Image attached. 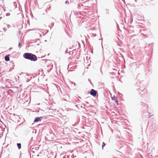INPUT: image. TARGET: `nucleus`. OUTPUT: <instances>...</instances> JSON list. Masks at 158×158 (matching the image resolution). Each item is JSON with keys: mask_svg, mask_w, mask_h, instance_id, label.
Segmentation results:
<instances>
[{"mask_svg": "<svg viewBox=\"0 0 158 158\" xmlns=\"http://www.w3.org/2000/svg\"><path fill=\"white\" fill-rule=\"evenodd\" d=\"M24 58L26 59L35 61L37 60L36 56L31 53H25L23 55Z\"/></svg>", "mask_w": 158, "mask_h": 158, "instance_id": "nucleus-1", "label": "nucleus"}, {"mask_svg": "<svg viewBox=\"0 0 158 158\" xmlns=\"http://www.w3.org/2000/svg\"><path fill=\"white\" fill-rule=\"evenodd\" d=\"M137 89L140 93H141V92H142L145 90V86L141 83L139 85V87Z\"/></svg>", "mask_w": 158, "mask_h": 158, "instance_id": "nucleus-2", "label": "nucleus"}, {"mask_svg": "<svg viewBox=\"0 0 158 158\" xmlns=\"http://www.w3.org/2000/svg\"><path fill=\"white\" fill-rule=\"evenodd\" d=\"M89 93L91 95L94 97L96 96L98 93L97 91L93 89H92Z\"/></svg>", "mask_w": 158, "mask_h": 158, "instance_id": "nucleus-3", "label": "nucleus"}, {"mask_svg": "<svg viewBox=\"0 0 158 158\" xmlns=\"http://www.w3.org/2000/svg\"><path fill=\"white\" fill-rule=\"evenodd\" d=\"M42 117H37L35 118V120H34V122H38L40 120H41V118H42Z\"/></svg>", "mask_w": 158, "mask_h": 158, "instance_id": "nucleus-4", "label": "nucleus"}, {"mask_svg": "<svg viewBox=\"0 0 158 158\" xmlns=\"http://www.w3.org/2000/svg\"><path fill=\"white\" fill-rule=\"evenodd\" d=\"M5 60L6 61H8L10 60V57L9 55H6L4 58Z\"/></svg>", "mask_w": 158, "mask_h": 158, "instance_id": "nucleus-5", "label": "nucleus"}, {"mask_svg": "<svg viewBox=\"0 0 158 158\" xmlns=\"http://www.w3.org/2000/svg\"><path fill=\"white\" fill-rule=\"evenodd\" d=\"M112 100H114L115 102L116 103L117 105L118 104V101L117 100V97H115L114 96L112 98Z\"/></svg>", "mask_w": 158, "mask_h": 158, "instance_id": "nucleus-6", "label": "nucleus"}, {"mask_svg": "<svg viewBox=\"0 0 158 158\" xmlns=\"http://www.w3.org/2000/svg\"><path fill=\"white\" fill-rule=\"evenodd\" d=\"M51 6L50 5H48V9L45 10V11L46 13H47L48 10H50V9L51 8Z\"/></svg>", "mask_w": 158, "mask_h": 158, "instance_id": "nucleus-7", "label": "nucleus"}, {"mask_svg": "<svg viewBox=\"0 0 158 158\" xmlns=\"http://www.w3.org/2000/svg\"><path fill=\"white\" fill-rule=\"evenodd\" d=\"M17 145L18 149H20L21 147V144L20 143H17Z\"/></svg>", "mask_w": 158, "mask_h": 158, "instance_id": "nucleus-8", "label": "nucleus"}, {"mask_svg": "<svg viewBox=\"0 0 158 158\" xmlns=\"http://www.w3.org/2000/svg\"><path fill=\"white\" fill-rule=\"evenodd\" d=\"M80 100H77V101H74L73 102V103L74 104H76L77 103H80Z\"/></svg>", "mask_w": 158, "mask_h": 158, "instance_id": "nucleus-9", "label": "nucleus"}, {"mask_svg": "<svg viewBox=\"0 0 158 158\" xmlns=\"http://www.w3.org/2000/svg\"><path fill=\"white\" fill-rule=\"evenodd\" d=\"M105 145H106V144L104 142H103L102 144V149H103V147L105 146Z\"/></svg>", "mask_w": 158, "mask_h": 158, "instance_id": "nucleus-10", "label": "nucleus"}, {"mask_svg": "<svg viewBox=\"0 0 158 158\" xmlns=\"http://www.w3.org/2000/svg\"><path fill=\"white\" fill-rule=\"evenodd\" d=\"M22 47V46L21 45V43L20 42H19V45H18V47L19 48H20Z\"/></svg>", "mask_w": 158, "mask_h": 158, "instance_id": "nucleus-11", "label": "nucleus"}, {"mask_svg": "<svg viewBox=\"0 0 158 158\" xmlns=\"http://www.w3.org/2000/svg\"><path fill=\"white\" fill-rule=\"evenodd\" d=\"M7 28H9L11 27V26L9 24H7Z\"/></svg>", "mask_w": 158, "mask_h": 158, "instance_id": "nucleus-12", "label": "nucleus"}, {"mask_svg": "<svg viewBox=\"0 0 158 158\" xmlns=\"http://www.w3.org/2000/svg\"><path fill=\"white\" fill-rule=\"evenodd\" d=\"M69 0H67V1H65V3L66 4H67V3H69Z\"/></svg>", "mask_w": 158, "mask_h": 158, "instance_id": "nucleus-13", "label": "nucleus"}, {"mask_svg": "<svg viewBox=\"0 0 158 158\" xmlns=\"http://www.w3.org/2000/svg\"><path fill=\"white\" fill-rule=\"evenodd\" d=\"M130 20H131V23L133 21V18L132 17L131 18Z\"/></svg>", "mask_w": 158, "mask_h": 158, "instance_id": "nucleus-14", "label": "nucleus"}, {"mask_svg": "<svg viewBox=\"0 0 158 158\" xmlns=\"http://www.w3.org/2000/svg\"><path fill=\"white\" fill-rule=\"evenodd\" d=\"M76 125V123H75L74 124H72L71 125L72 126H75Z\"/></svg>", "mask_w": 158, "mask_h": 158, "instance_id": "nucleus-15", "label": "nucleus"}, {"mask_svg": "<svg viewBox=\"0 0 158 158\" xmlns=\"http://www.w3.org/2000/svg\"><path fill=\"white\" fill-rule=\"evenodd\" d=\"M69 1L70 2V3H73V0H69Z\"/></svg>", "mask_w": 158, "mask_h": 158, "instance_id": "nucleus-16", "label": "nucleus"}, {"mask_svg": "<svg viewBox=\"0 0 158 158\" xmlns=\"http://www.w3.org/2000/svg\"><path fill=\"white\" fill-rule=\"evenodd\" d=\"M6 16H9L10 15V14L9 13H7L6 14Z\"/></svg>", "mask_w": 158, "mask_h": 158, "instance_id": "nucleus-17", "label": "nucleus"}, {"mask_svg": "<svg viewBox=\"0 0 158 158\" xmlns=\"http://www.w3.org/2000/svg\"><path fill=\"white\" fill-rule=\"evenodd\" d=\"M3 29L4 30L5 32H6L7 30L5 28H3Z\"/></svg>", "mask_w": 158, "mask_h": 158, "instance_id": "nucleus-18", "label": "nucleus"}, {"mask_svg": "<svg viewBox=\"0 0 158 158\" xmlns=\"http://www.w3.org/2000/svg\"><path fill=\"white\" fill-rule=\"evenodd\" d=\"M54 23H52L51 24V25L52 26V27H53L54 26Z\"/></svg>", "mask_w": 158, "mask_h": 158, "instance_id": "nucleus-19", "label": "nucleus"}, {"mask_svg": "<svg viewBox=\"0 0 158 158\" xmlns=\"http://www.w3.org/2000/svg\"><path fill=\"white\" fill-rule=\"evenodd\" d=\"M139 82H140V81H139V82H137V83H136V85L137 86L138 85V84L139 83Z\"/></svg>", "mask_w": 158, "mask_h": 158, "instance_id": "nucleus-20", "label": "nucleus"}, {"mask_svg": "<svg viewBox=\"0 0 158 158\" xmlns=\"http://www.w3.org/2000/svg\"><path fill=\"white\" fill-rule=\"evenodd\" d=\"M68 52V49H67L65 52V53H67Z\"/></svg>", "mask_w": 158, "mask_h": 158, "instance_id": "nucleus-21", "label": "nucleus"}, {"mask_svg": "<svg viewBox=\"0 0 158 158\" xmlns=\"http://www.w3.org/2000/svg\"><path fill=\"white\" fill-rule=\"evenodd\" d=\"M89 82H90V83L91 84H92V82H91V80H90L89 79Z\"/></svg>", "mask_w": 158, "mask_h": 158, "instance_id": "nucleus-22", "label": "nucleus"}, {"mask_svg": "<svg viewBox=\"0 0 158 158\" xmlns=\"http://www.w3.org/2000/svg\"><path fill=\"white\" fill-rule=\"evenodd\" d=\"M16 117H17V118H19V116L18 115H16Z\"/></svg>", "mask_w": 158, "mask_h": 158, "instance_id": "nucleus-23", "label": "nucleus"}, {"mask_svg": "<svg viewBox=\"0 0 158 158\" xmlns=\"http://www.w3.org/2000/svg\"><path fill=\"white\" fill-rule=\"evenodd\" d=\"M73 84H74V86H75L76 85V83L75 82Z\"/></svg>", "mask_w": 158, "mask_h": 158, "instance_id": "nucleus-24", "label": "nucleus"}, {"mask_svg": "<svg viewBox=\"0 0 158 158\" xmlns=\"http://www.w3.org/2000/svg\"><path fill=\"white\" fill-rule=\"evenodd\" d=\"M74 82H71V84H74Z\"/></svg>", "mask_w": 158, "mask_h": 158, "instance_id": "nucleus-25", "label": "nucleus"}, {"mask_svg": "<svg viewBox=\"0 0 158 158\" xmlns=\"http://www.w3.org/2000/svg\"><path fill=\"white\" fill-rule=\"evenodd\" d=\"M76 107H77L78 108V107L77 105H76Z\"/></svg>", "mask_w": 158, "mask_h": 158, "instance_id": "nucleus-26", "label": "nucleus"}, {"mask_svg": "<svg viewBox=\"0 0 158 158\" xmlns=\"http://www.w3.org/2000/svg\"><path fill=\"white\" fill-rule=\"evenodd\" d=\"M148 114H149V115H150V114H149V113H148Z\"/></svg>", "mask_w": 158, "mask_h": 158, "instance_id": "nucleus-27", "label": "nucleus"}]
</instances>
